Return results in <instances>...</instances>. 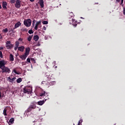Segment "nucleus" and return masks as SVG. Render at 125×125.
Returning a JSON list of instances; mask_svg holds the SVG:
<instances>
[{
  "instance_id": "obj_15",
  "label": "nucleus",
  "mask_w": 125,
  "mask_h": 125,
  "mask_svg": "<svg viewBox=\"0 0 125 125\" xmlns=\"http://www.w3.org/2000/svg\"><path fill=\"white\" fill-rule=\"evenodd\" d=\"M9 60L10 61H11L12 62L14 61V57L13 56V55H12V54H10Z\"/></svg>"
},
{
  "instance_id": "obj_5",
  "label": "nucleus",
  "mask_w": 125,
  "mask_h": 125,
  "mask_svg": "<svg viewBox=\"0 0 125 125\" xmlns=\"http://www.w3.org/2000/svg\"><path fill=\"white\" fill-rule=\"evenodd\" d=\"M13 44H11V42L10 41H7L6 42V47L7 49H11L13 47Z\"/></svg>"
},
{
  "instance_id": "obj_29",
  "label": "nucleus",
  "mask_w": 125,
  "mask_h": 125,
  "mask_svg": "<svg viewBox=\"0 0 125 125\" xmlns=\"http://www.w3.org/2000/svg\"><path fill=\"white\" fill-rule=\"evenodd\" d=\"M28 33L31 35V34H34V31H33V30L30 29L29 30Z\"/></svg>"
},
{
  "instance_id": "obj_30",
  "label": "nucleus",
  "mask_w": 125,
  "mask_h": 125,
  "mask_svg": "<svg viewBox=\"0 0 125 125\" xmlns=\"http://www.w3.org/2000/svg\"><path fill=\"white\" fill-rule=\"evenodd\" d=\"M0 58H3V56H2V52L0 51Z\"/></svg>"
},
{
  "instance_id": "obj_47",
  "label": "nucleus",
  "mask_w": 125,
  "mask_h": 125,
  "mask_svg": "<svg viewBox=\"0 0 125 125\" xmlns=\"http://www.w3.org/2000/svg\"><path fill=\"white\" fill-rule=\"evenodd\" d=\"M37 45L38 46H40V45H41V44L40 43H38Z\"/></svg>"
},
{
  "instance_id": "obj_36",
  "label": "nucleus",
  "mask_w": 125,
  "mask_h": 125,
  "mask_svg": "<svg viewBox=\"0 0 125 125\" xmlns=\"http://www.w3.org/2000/svg\"><path fill=\"white\" fill-rule=\"evenodd\" d=\"M31 61H34V63H36V60H35L34 58H31Z\"/></svg>"
},
{
  "instance_id": "obj_43",
  "label": "nucleus",
  "mask_w": 125,
  "mask_h": 125,
  "mask_svg": "<svg viewBox=\"0 0 125 125\" xmlns=\"http://www.w3.org/2000/svg\"><path fill=\"white\" fill-rule=\"evenodd\" d=\"M2 39V36H1V34H0V40Z\"/></svg>"
},
{
  "instance_id": "obj_25",
  "label": "nucleus",
  "mask_w": 125,
  "mask_h": 125,
  "mask_svg": "<svg viewBox=\"0 0 125 125\" xmlns=\"http://www.w3.org/2000/svg\"><path fill=\"white\" fill-rule=\"evenodd\" d=\"M32 38H33V36L30 35L28 37V38H27V40L28 41V42H31V41L32 40Z\"/></svg>"
},
{
  "instance_id": "obj_10",
  "label": "nucleus",
  "mask_w": 125,
  "mask_h": 125,
  "mask_svg": "<svg viewBox=\"0 0 125 125\" xmlns=\"http://www.w3.org/2000/svg\"><path fill=\"white\" fill-rule=\"evenodd\" d=\"M24 49H25V47L24 46H21L18 47V50L21 51V52H23Z\"/></svg>"
},
{
  "instance_id": "obj_14",
  "label": "nucleus",
  "mask_w": 125,
  "mask_h": 125,
  "mask_svg": "<svg viewBox=\"0 0 125 125\" xmlns=\"http://www.w3.org/2000/svg\"><path fill=\"white\" fill-rule=\"evenodd\" d=\"M29 53H30V47H27L25 48V53L24 54H26V55H29Z\"/></svg>"
},
{
  "instance_id": "obj_34",
  "label": "nucleus",
  "mask_w": 125,
  "mask_h": 125,
  "mask_svg": "<svg viewBox=\"0 0 125 125\" xmlns=\"http://www.w3.org/2000/svg\"><path fill=\"white\" fill-rule=\"evenodd\" d=\"M26 61L27 62H28V63H30L31 62V60L30 59V58H27Z\"/></svg>"
},
{
  "instance_id": "obj_17",
  "label": "nucleus",
  "mask_w": 125,
  "mask_h": 125,
  "mask_svg": "<svg viewBox=\"0 0 125 125\" xmlns=\"http://www.w3.org/2000/svg\"><path fill=\"white\" fill-rule=\"evenodd\" d=\"M75 15H74V13L73 12H70L68 14V18H73Z\"/></svg>"
},
{
  "instance_id": "obj_2",
  "label": "nucleus",
  "mask_w": 125,
  "mask_h": 125,
  "mask_svg": "<svg viewBox=\"0 0 125 125\" xmlns=\"http://www.w3.org/2000/svg\"><path fill=\"white\" fill-rule=\"evenodd\" d=\"M36 108H37V105H36V104H31L26 110V113H30V112L33 111V110H35Z\"/></svg>"
},
{
  "instance_id": "obj_22",
  "label": "nucleus",
  "mask_w": 125,
  "mask_h": 125,
  "mask_svg": "<svg viewBox=\"0 0 125 125\" xmlns=\"http://www.w3.org/2000/svg\"><path fill=\"white\" fill-rule=\"evenodd\" d=\"M21 82H22V78H19L17 80V83H20Z\"/></svg>"
},
{
  "instance_id": "obj_8",
  "label": "nucleus",
  "mask_w": 125,
  "mask_h": 125,
  "mask_svg": "<svg viewBox=\"0 0 125 125\" xmlns=\"http://www.w3.org/2000/svg\"><path fill=\"white\" fill-rule=\"evenodd\" d=\"M45 101H46V99H45V100L39 101L37 103L40 106H42V105L44 104Z\"/></svg>"
},
{
  "instance_id": "obj_39",
  "label": "nucleus",
  "mask_w": 125,
  "mask_h": 125,
  "mask_svg": "<svg viewBox=\"0 0 125 125\" xmlns=\"http://www.w3.org/2000/svg\"><path fill=\"white\" fill-rule=\"evenodd\" d=\"M2 49H3V47L2 46L0 47V50H2Z\"/></svg>"
},
{
  "instance_id": "obj_23",
  "label": "nucleus",
  "mask_w": 125,
  "mask_h": 125,
  "mask_svg": "<svg viewBox=\"0 0 125 125\" xmlns=\"http://www.w3.org/2000/svg\"><path fill=\"white\" fill-rule=\"evenodd\" d=\"M15 47H19V41H16L15 42Z\"/></svg>"
},
{
  "instance_id": "obj_42",
  "label": "nucleus",
  "mask_w": 125,
  "mask_h": 125,
  "mask_svg": "<svg viewBox=\"0 0 125 125\" xmlns=\"http://www.w3.org/2000/svg\"><path fill=\"white\" fill-rule=\"evenodd\" d=\"M14 49L16 51V50H17V49H18V47H15L14 48Z\"/></svg>"
},
{
  "instance_id": "obj_3",
  "label": "nucleus",
  "mask_w": 125,
  "mask_h": 125,
  "mask_svg": "<svg viewBox=\"0 0 125 125\" xmlns=\"http://www.w3.org/2000/svg\"><path fill=\"white\" fill-rule=\"evenodd\" d=\"M23 92L27 94H31L32 93V88L30 87H25L23 88Z\"/></svg>"
},
{
  "instance_id": "obj_56",
  "label": "nucleus",
  "mask_w": 125,
  "mask_h": 125,
  "mask_svg": "<svg viewBox=\"0 0 125 125\" xmlns=\"http://www.w3.org/2000/svg\"><path fill=\"white\" fill-rule=\"evenodd\" d=\"M82 19H83V18H81Z\"/></svg>"
},
{
  "instance_id": "obj_53",
  "label": "nucleus",
  "mask_w": 125,
  "mask_h": 125,
  "mask_svg": "<svg viewBox=\"0 0 125 125\" xmlns=\"http://www.w3.org/2000/svg\"><path fill=\"white\" fill-rule=\"evenodd\" d=\"M9 32H12V31H11V30H10L9 31Z\"/></svg>"
},
{
  "instance_id": "obj_20",
  "label": "nucleus",
  "mask_w": 125,
  "mask_h": 125,
  "mask_svg": "<svg viewBox=\"0 0 125 125\" xmlns=\"http://www.w3.org/2000/svg\"><path fill=\"white\" fill-rule=\"evenodd\" d=\"M33 40L37 42V41H39V36L38 35H35L34 36Z\"/></svg>"
},
{
  "instance_id": "obj_27",
  "label": "nucleus",
  "mask_w": 125,
  "mask_h": 125,
  "mask_svg": "<svg viewBox=\"0 0 125 125\" xmlns=\"http://www.w3.org/2000/svg\"><path fill=\"white\" fill-rule=\"evenodd\" d=\"M22 32H28V29L26 28L21 29Z\"/></svg>"
},
{
  "instance_id": "obj_46",
  "label": "nucleus",
  "mask_w": 125,
  "mask_h": 125,
  "mask_svg": "<svg viewBox=\"0 0 125 125\" xmlns=\"http://www.w3.org/2000/svg\"><path fill=\"white\" fill-rule=\"evenodd\" d=\"M38 27H39V28H42V25H41V24H39L38 25Z\"/></svg>"
},
{
  "instance_id": "obj_50",
  "label": "nucleus",
  "mask_w": 125,
  "mask_h": 125,
  "mask_svg": "<svg viewBox=\"0 0 125 125\" xmlns=\"http://www.w3.org/2000/svg\"><path fill=\"white\" fill-rule=\"evenodd\" d=\"M1 97V92H0V99Z\"/></svg>"
},
{
  "instance_id": "obj_6",
  "label": "nucleus",
  "mask_w": 125,
  "mask_h": 125,
  "mask_svg": "<svg viewBox=\"0 0 125 125\" xmlns=\"http://www.w3.org/2000/svg\"><path fill=\"white\" fill-rule=\"evenodd\" d=\"M50 80H51V78H50V76H45L44 77V81H42V84H44L45 83H47L49 81H50Z\"/></svg>"
},
{
  "instance_id": "obj_7",
  "label": "nucleus",
  "mask_w": 125,
  "mask_h": 125,
  "mask_svg": "<svg viewBox=\"0 0 125 125\" xmlns=\"http://www.w3.org/2000/svg\"><path fill=\"white\" fill-rule=\"evenodd\" d=\"M21 0H16V3L15 4V6L16 8H20L21 7Z\"/></svg>"
},
{
  "instance_id": "obj_55",
  "label": "nucleus",
  "mask_w": 125,
  "mask_h": 125,
  "mask_svg": "<svg viewBox=\"0 0 125 125\" xmlns=\"http://www.w3.org/2000/svg\"><path fill=\"white\" fill-rule=\"evenodd\" d=\"M73 125H75V124H74Z\"/></svg>"
},
{
  "instance_id": "obj_33",
  "label": "nucleus",
  "mask_w": 125,
  "mask_h": 125,
  "mask_svg": "<svg viewBox=\"0 0 125 125\" xmlns=\"http://www.w3.org/2000/svg\"><path fill=\"white\" fill-rule=\"evenodd\" d=\"M82 123H83V120H79L78 125H81V124H82Z\"/></svg>"
},
{
  "instance_id": "obj_51",
  "label": "nucleus",
  "mask_w": 125,
  "mask_h": 125,
  "mask_svg": "<svg viewBox=\"0 0 125 125\" xmlns=\"http://www.w3.org/2000/svg\"><path fill=\"white\" fill-rule=\"evenodd\" d=\"M30 1H31L32 2H33V1H34L35 0H29Z\"/></svg>"
},
{
  "instance_id": "obj_21",
  "label": "nucleus",
  "mask_w": 125,
  "mask_h": 125,
  "mask_svg": "<svg viewBox=\"0 0 125 125\" xmlns=\"http://www.w3.org/2000/svg\"><path fill=\"white\" fill-rule=\"evenodd\" d=\"M9 123L11 124V125H13V124L14 123V118H11L9 121Z\"/></svg>"
},
{
  "instance_id": "obj_49",
  "label": "nucleus",
  "mask_w": 125,
  "mask_h": 125,
  "mask_svg": "<svg viewBox=\"0 0 125 125\" xmlns=\"http://www.w3.org/2000/svg\"><path fill=\"white\" fill-rule=\"evenodd\" d=\"M34 26H35V23H32V27H33V28H34Z\"/></svg>"
},
{
  "instance_id": "obj_52",
  "label": "nucleus",
  "mask_w": 125,
  "mask_h": 125,
  "mask_svg": "<svg viewBox=\"0 0 125 125\" xmlns=\"http://www.w3.org/2000/svg\"><path fill=\"white\" fill-rule=\"evenodd\" d=\"M0 9H1V5L0 4Z\"/></svg>"
},
{
  "instance_id": "obj_40",
  "label": "nucleus",
  "mask_w": 125,
  "mask_h": 125,
  "mask_svg": "<svg viewBox=\"0 0 125 125\" xmlns=\"http://www.w3.org/2000/svg\"><path fill=\"white\" fill-rule=\"evenodd\" d=\"M43 29L45 31L46 30V27L45 26H43Z\"/></svg>"
},
{
  "instance_id": "obj_28",
  "label": "nucleus",
  "mask_w": 125,
  "mask_h": 125,
  "mask_svg": "<svg viewBox=\"0 0 125 125\" xmlns=\"http://www.w3.org/2000/svg\"><path fill=\"white\" fill-rule=\"evenodd\" d=\"M42 24H43V25H46L48 24V22L47 21H42Z\"/></svg>"
},
{
  "instance_id": "obj_9",
  "label": "nucleus",
  "mask_w": 125,
  "mask_h": 125,
  "mask_svg": "<svg viewBox=\"0 0 125 125\" xmlns=\"http://www.w3.org/2000/svg\"><path fill=\"white\" fill-rule=\"evenodd\" d=\"M2 6L3 8H4V9H7V7H6V6H7V3L6 2V1L2 2Z\"/></svg>"
},
{
  "instance_id": "obj_11",
  "label": "nucleus",
  "mask_w": 125,
  "mask_h": 125,
  "mask_svg": "<svg viewBox=\"0 0 125 125\" xmlns=\"http://www.w3.org/2000/svg\"><path fill=\"white\" fill-rule=\"evenodd\" d=\"M27 56H28V55L24 54V55H23L20 56V57L22 60H25V59H26V58H27Z\"/></svg>"
},
{
  "instance_id": "obj_48",
  "label": "nucleus",
  "mask_w": 125,
  "mask_h": 125,
  "mask_svg": "<svg viewBox=\"0 0 125 125\" xmlns=\"http://www.w3.org/2000/svg\"><path fill=\"white\" fill-rule=\"evenodd\" d=\"M116 1H117V2H120V1H121V0H116Z\"/></svg>"
},
{
  "instance_id": "obj_1",
  "label": "nucleus",
  "mask_w": 125,
  "mask_h": 125,
  "mask_svg": "<svg viewBox=\"0 0 125 125\" xmlns=\"http://www.w3.org/2000/svg\"><path fill=\"white\" fill-rule=\"evenodd\" d=\"M7 62L4 60L0 61V69H2V73H6V74H9L10 73V69L8 67L5 66Z\"/></svg>"
},
{
  "instance_id": "obj_41",
  "label": "nucleus",
  "mask_w": 125,
  "mask_h": 125,
  "mask_svg": "<svg viewBox=\"0 0 125 125\" xmlns=\"http://www.w3.org/2000/svg\"><path fill=\"white\" fill-rule=\"evenodd\" d=\"M8 80H9V81H11V78H10V77H9L8 78Z\"/></svg>"
},
{
  "instance_id": "obj_24",
  "label": "nucleus",
  "mask_w": 125,
  "mask_h": 125,
  "mask_svg": "<svg viewBox=\"0 0 125 125\" xmlns=\"http://www.w3.org/2000/svg\"><path fill=\"white\" fill-rule=\"evenodd\" d=\"M6 109L4 108L3 111V114L4 115V116H7V114H6Z\"/></svg>"
},
{
  "instance_id": "obj_38",
  "label": "nucleus",
  "mask_w": 125,
  "mask_h": 125,
  "mask_svg": "<svg viewBox=\"0 0 125 125\" xmlns=\"http://www.w3.org/2000/svg\"><path fill=\"white\" fill-rule=\"evenodd\" d=\"M13 81H14V78L11 79V81H9V82H13Z\"/></svg>"
},
{
  "instance_id": "obj_16",
  "label": "nucleus",
  "mask_w": 125,
  "mask_h": 125,
  "mask_svg": "<svg viewBox=\"0 0 125 125\" xmlns=\"http://www.w3.org/2000/svg\"><path fill=\"white\" fill-rule=\"evenodd\" d=\"M39 4L41 5L42 8L43 6H44V5L43 4V0H40Z\"/></svg>"
},
{
  "instance_id": "obj_26",
  "label": "nucleus",
  "mask_w": 125,
  "mask_h": 125,
  "mask_svg": "<svg viewBox=\"0 0 125 125\" xmlns=\"http://www.w3.org/2000/svg\"><path fill=\"white\" fill-rule=\"evenodd\" d=\"M2 32L3 33H7L8 32V29L6 28L2 30Z\"/></svg>"
},
{
  "instance_id": "obj_4",
  "label": "nucleus",
  "mask_w": 125,
  "mask_h": 125,
  "mask_svg": "<svg viewBox=\"0 0 125 125\" xmlns=\"http://www.w3.org/2000/svg\"><path fill=\"white\" fill-rule=\"evenodd\" d=\"M24 25L26 26V27H30L31 24H32V20L31 19H28L24 21H23Z\"/></svg>"
},
{
  "instance_id": "obj_31",
  "label": "nucleus",
  "mask_w": 125,
  "mask_h": 125,
  "mask_svg": "<svg viewBox=\"0 0 125 125\" xmlns=\"http://www.w3.org/2000/svg\"><path fill=\"white\" fill-rule=\"evenodd\" d=\"M13 72H14V73H15V74H16L17 75H19L20 74L19 73H18V72H17V71H16V70L15 69H14L13 70Z\"/></svg>"
},
{
  "instance_id": "obj_32",
  "label": "nucleus",
  "mask_w": 125,
  "mask_h": 125,
  "mask_svg": "<svg viewBox=\"0 0 125 125\" xmlns=\"http://www.w3.org/2000/svg\"><path fill=\"white\" fill-rule=\"evenodd\" d=\"M16 1L15 0H10V3H15Z\"/></svg>"
},
{
  "instance_id": "obj_37",
  "label": "nucleus",
  "mask_w": 125,
  "mask_h": 125,
  "mask_svg": "<svg viewBox=\"0 0 125 125\" xmlns=\"http://www.w3.org/2000/svg\"><path fill=\"white\" fill-rule=\"evenodd\" d=\"M19 42H23V39L22 38H19L18 40Z\"/></svg>"
},
{
  "instance_id": "obj_18",
  "label": "nucleus",
  "mask_w": 125,
  "mask_h": 125,
  "mask_svg": "<svg viewBox=\"0 0 125 125\" xmlns=\"http://www.w3.org/2000/svg\"><path fill=\"white\" fill-rule=\"evenodd\" d=\"M56 82L55 81H51V82L49 83V85H54L55 84H56Z\"/></svg>"
},
{
  "instance_id": "obj_35",
  "label": "nucleus",
  "mask_w": 125,
  "mask_h": 125,
  "mask_svg": "<svg viewBox=\"0 0 125 125\" xmlns=\"http://www.w3.org/2000/svg\"><path fill=\"white\" fill-rule=\"evenodd\" d=\"M14 29H15V28H11V31L12 32V33L13 34H14L15 33V31H14Z\"/></svg>"
},
{
  "instance_id": "obj_13",
  "label": "nucleus",
  "mask_w": 125,
  "mask_h": 125,
  "mask_svg": "<svg viewBox=\"0 0 125 125\" xmlns=\"http://www.w3.org/2000/svg\"><path fill=\"white\" fill-rule=\"evenodd\" d=\"M20 26H21V22H20V21H18L15 24V29L18 28Z\"/></svg>"
},
{
  "instance_id": "obj_19",
  "label": "nucleus",
  "mask_w": 125,
  "mask_h": 125,
  "mask_svg": "<svg viewBox=\"0 0 125 125\" xmlns=\"http://www.w3.org/2000/svg\"><path fill=\"white\" fill-rule=\"evenodd\" d=\"M39 96L41 97L45 96V91H42L39 93Z\"/></svg>"
},
{
  "instance_id": "obj_54",
  "label": "nucleus",
  "mask_w": 125,
  "mask_h": 125,
  "mask_svg": "<svg viewBox=\"0 0 125 125\" xmlns=\"http://www.w3.org/2000/svg\"><path fill=\"white\" fill-rule=\"evenodd\" d=\"M72 21L74 22V19H72Z\"/></svg>"
},
{
  "instance_id": "obj_44",
  "label": "nucleus",
  "mask_w": 125,
  "mask_h": 125,
  "mask_svg": "<svg viewBox=\"0 0 125 125\" xmlns=\"http://www.w3.org/2000/svg\"><path fill=\"white\" fill-rule=\"evenodd\" d=\"M124 3V0H121V4H123Z\"/></svg>"
},
{
  "instance_id": "obj_12",
  "label": "nucleus",
  "mask_w": 125,
  "mask_h": 125,
  "mask_svg": "<svg viewBox=\"0 0 125 125\" xmlns=\"http://www.w3.org/2000/svg\"><path fill=\"white\" fill-rule=\"evenodd\" d=\"M41 21H39L36 22V23L35 24V26L34 27L35 30H38V27L39 25H41Z\"/></svg>"
},
{
  "instance_id": "obj_45",
  "label": "nucleus",
  "mask_w": 125,
  "mask_h": 125,
  "mask_svg": "<svg viewBox=\"0 0 125 125\" xmlns=\"http://www.w3.org/2000/svg\"><path fill=\"white\" fill-rule=\"evenodd\" d=\"M35 23H36V21H35V20H34V21H33V23H32L35 24Z\"/></svg>"
}]
</instances>
